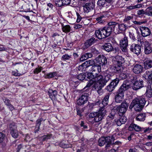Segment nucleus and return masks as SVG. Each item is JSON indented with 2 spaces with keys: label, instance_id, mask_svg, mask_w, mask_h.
Masks as SVG:
<instances>
[{
  "label": "nucleus",
  "instance_id": "nucleus-26",
  "mask_svg": "<svg viewBox=\"0 0 152 152\" xmlns=\"http://www.w3.org/2000/svg\"><path fill=\"white\" fill-rule=\"evenodd\" d=\"M144 67L145 69L152 67V60L150 59L146 60L144 63Z\"/></svg>",
  "mask_w": 152,
  "mask_h": 152
},
{
  "label": "nucleus",
  "instance_id": "nucleus-4",
  "mask_svg": "<svg viewBox=\"0 0 152 152\" xmlns=\"http://www.w3.org/2000/svg\"><path fill=\"white\" fill-rule=\"evenodd\" d=\"M112 33L110 27L109 26V23L107 26L104 28L95 30V35L96 38L102 39L109 36Z\"/></svg>",
  "mask_w": 152,
  "mask_h": 152
},
{
  "label": "nucleus",
  "instance_id": "nucleus-8",
  "mask_svg": "<svg viewBox=\"0 0 152 152\" xmlns=\"http://www.w3.org/2000/svg\"><path fill=\"white\" fill-rule=\"evenodd\" d=\"M130 77H131V80L133 83L132 88L134 90L136 91L144 86L143 81L142 80L138 79L136 76H133L130 74Z\"/></svg>",
  "mask_w": 152,
  "mask_h": 152
},
{
  "label": "nucleus",
  "instance_id": "nucleus-17",
  "mask_svg": "<svg viewBox=\"0 0 152 152\" xmlns=\"http://www.w3.org/2000/svg\"><path fill=\"white\" fill-rule=\"evenodd\" d=\"M97 40V39H95L94 37H92L90 39L87 40L82 47L83 49L85 50L88 48L92 45L94 44Z\"/></svg>",
  "mask_w": 152,
  "mask_h": 152
},
{
  "label": "nucleus",
  "instance_id": "nucleus-28",
  "mask_svg": "<svg viewBox=\"0 0 152 152\" xmlns=\"http://www.w3.org/2000/svg\"><path fill=\"white\" fill-rule=\"evenodd\" d=\"M121 65L117 64L113 66L111 68L114 70V72L117 73L121 72L122 70V67Z\"/></svg>",
  "mask_w": 152,
  "mask_h": 152
},
{
  "label": "nucleus",
  "instance_id": "nucleus-12",
  "mask_svg": "<svg viewBox=\"0 0 152 152\" xmlns=\"http://www.w3.org/2000/svg\"><path fill=\"white\" fill-rule=\"evenodd\" d=\"M129 49L131 52L137 56L139 55L141 52V46L134 43L130 45Z\"/></svg>",
  "mask_w": 152,
  "mask_h": 152
},
{
  "label": "nucleus",
  "instance_id": "nucleus-14",
  "mask_svg": "<svg viewBox=\"0 0 152 152\" xmlns=\"http://www.w3.org/2000/svg\"><path fill=\"white\" fill-rule=\"evenodd\" d=\"M119 81V80L117 78L113 80L109 85L106 87V89L109 92L112 91L114 89L115 87L117 86Z\"/></svg>",
  "mask_w": 152,
  "mask_h": 152
},
{
  "label": "nucleus",
  "instance_id": "nucleus-43",
  "mask_svg": "<svg viewBox=\"0 0 152 152\" xmlns=\"http://www.w3.org/2000/svg\"><path fill=\"white\" fill-rule=\"evenodd\" d=\"M133 18V16H126L124 19V21L128 23H129V20Z\"/></svg>",
  "mask_w": 152,
  "mask_h": 152
},
{
  "label": "nucleus",
  "instance_id": "nucleus-5",
  "mask_svg": "<svg viewBox=\"0 0 152 152\" xmlns=\"http://www.w3.org/2000/svg\"><path fill=\"white\" fill-rule=\"evenodd\" d=\"M145 102V99L142 97L137 98L133 100L129 107L130 109L134 107L136 111H140L142 110Z\"/></svg>",
  "mask_w": 152,
  "mask_h": 152
},
{
  "label": "nucleus",
  "instance_id": "nucleus-61",
  "mask_svg": "<svg viewBox=\"0 0 152 152\" xmlns=\"http://www.w3.org/2000/svg\"><path fill=\"white\" fill-rule=\"evenodd\" d=\"M77 115H80V116H82L81 114L82 112L79 109L77 108Z\"/></svg>",
  "mask_w": 152,
  "mask_h": 152
},
{
  "label": "nucleus",
  "instance_id": "nucleus-63",
  "mask_svg": "<svg viewBox=\"0 0 152 152\" xmlns=\"http://www.w3.org/2000/svg\"><path fill=\"white\" fill-rule=\"evenodd\" d=\"M61 146L63 148H67L69 147L68 145L66 144H63V143H62L61 144Z\"/></svg>",
  "mask_w": 152,
  "mask_h": 152
},
{
  "label": "nucleus",
  "instance_id": "nucleus-49",
  "mask_svg": "<svg viewBox=\"0 0 152 152\" xmlns=\"http://www.w3.org/2000/svg\"><path fill=\"white\" fill-rule=\"evenodd\" d=\"M129 35L130 38L133 40L135 41L136 39L134 36V34L133 33L129 32Z\"/></svg>",
  "mask_w": 152,
  "mask_h": 152
},
{
  "label": "nucleus",
  "instance_id": "nucleus-51",
  "mask_svg": "<svg viewBox=\"0 0 152 152\" xmlns=\"http://www.w3.org/2000/svg\"><path fill=\"white\" fill-rule=\"evenodd\" d=\"M76 14L77 16L76 21L77 22L79 23L81 21L82 19V18L78 13L76 12Z\"/></svg>",
  "mask_w": 152,
  "mask_h": 152
},
{
  "label": "nucleus",
  "instance_id": "nucleus-57",
  "mask_svg": "<svg viewBox=\"0 0 152 152\" xmlns=\"http://www.w3.org/2000/svg\"><path fill=\"white\" fill-rule=\"evenodd\" d=\"M18 71H13L12 72V75L15 76H19L20 75V74L18 73Z\"/></svg>",
  "mask_w": 152,
  "mask_h": 152
},
{
  "label": "nucleus",
  "instance_id": "nucleus-16",
  "mask_svg": "<svg viewBox=\"0 0 152 152\" xmlns=\"http://www.w3.org/2000/svg\"><path fill=\"white\" fill-rule=\"evenodd\" d=\"M140 30L142 37H146L151 36V32L150 29L148 28L145 26L140 27Z\"/></svg>",
  "mask_w": 152,
  "mask_h": 152
},
{
  "label": "nucleus",
  "instance_id": "nucleus-39",
  "mask_svg": "<svg viewBox=\"0 0 152 152\" xmlns=\"http://www.w3.org/2000/svg\"><path fill=\"white\" fill-rule=\"evenodd\" d=\"M72 58L71 55H69L67 54H66L63 55L61 57V60L63 61L69 60Z\"/></svg>",
  "mask_w": 152,
  "mask_h": 152
},
{
  "label": "nucleus",
  "instance_id": "nucleus-60",
  "mask_svg": "<svg viewBox=\"0 0 152 152\" xmlns=\"http://www.w3.org/2000/svg\"><path fill=\"white\" fill-rule=\"evenodd\" d=\"M4 102L5 104L7 106L10 104V101L8 99H6Z\"/></svg>",
  "mask_w": 152,
  "mask_h": 152
},
{
  "label": "nucleus",
  "instance_id": "nucleus-37",
  "mask_svg": "<svg viewBox=\"0 0 152 152\" xmlns=\"http://www.w3.org/2000/svg\"><path fill=\"white\" fill-rule=\"evenodd\" d=\"M62 2L65 5H72L73 4L74 0H62Z\"/></svg>",
  "mask_w": 152,
  "mask_h": 152
},
{
  "label": "nucleus",
  "instance_id": "nucleus-41",
  "mask_svg": "<svg viewBox=\"0 0 152 152\" xmlns=\"http://www.w3.org/2000/svg\"><path fill=\"white\" fill-rule=\"evenodd\" d=\"M52 134H48L45 135L42 137V139L43 141H47L48 139H50L52 137Z\"/></svg>",
  "mask_w": 152,
  "mask_h": 152
},
{
  "label": "nucleus",
  "instance_id": "nucleus-19",
  "mask_svg": "<svg viewBox=\"0 0 152 152\" xmlns=\"http://www.w3.org/2000/svg\"><path fill=\"white\" fill-rule=\"evenodd\" d=\"M143 128H141L139 126L133 123H132L128 128V129L130 131L134 130L136 132H140L143 130Z\"/></svg>",
  "mask_w": 152,
  "mask_h": 152
},
{
  "label": "nucleus",
  "instance_id": "nucleus-48",
  "mask_svg": "<svg viewBox=\"0 0 152 152\" xmlns=\"http://www.w3.org/2000/svg\"><path fill=\"white\" fill-rule=\"evenodd\" d=\"M42 67H39L36 68L34 71V73L35 74H38L39 72H41L42 70Z\"/></svg>",
  "mask_w": 152,
  "mask_h": 152
},
{
  "label": "nucleus",
  "instance_id": "nucleus-1",
  "mask_svg": "<svg viewBox=\"0 0 152 152\" xmlns=\"http://www.w3.org/2000/svg\"><path fill=\"white\" fill-rule=\"evenodd\" d=\"M111 75L107 74L105 75L104 77L100 79L96 78L91 79V80L88 82L86 86L83 88V90L87 88L88 91L90 86H91L92 89L93 90H100L106 85V83L111 79Z\"/></svg>",
  "mask_w": 152,
  "mask_h": 152
},
{
  "label": "nucleus",
  "instance_id": "nucleus-33",
  "mask_svg": "<svg viewBox=\"0 0 152 152\" xmlns=\"http://www.w3.org/2000/svg\"><path fill=\"white\" fill-rule=\"evenodd\" d=\"M104 137H102L98 141V145L100 146H102L106 143V141Z\"/></svg>",
  "mask_w": 152,
  "mask_h": 152
},
{
  "label": "nucleus",
  "instance_id": "nucleus-62",
  "mask_svg": "<svg viewBox=\"0 0 152 152\" xmlns=\"http://www.w3.org/2000/svg\"><path fill=\"white\" fill-rule=\"evenodd\" d=\"M22 148V146L21 144L19 145L17 148V151L16 152H19L20 150Z\"/></svg>",
  "mask_w": 152,
  "mask_h": 152
},
{
  "label": "nucleus",
  "instance_id": "nucleus-64",
  "mask_svg": "<svg viewBox=\"0 0 152 152\" xmlns=\"http://www.w3.org/2000/svg\"><path fill=\"white\" fill-rule=\"evenodd\" d=\"M8 106L9 107V108L10 109V110L11 111H12V110H14V107L11 104H10Z\"/></svg>",
  "mask_w": 152,
  "mask_h": 152
},
{
  "label": "nucleus",
  "instance_id": "nucleus-24",
  "mask_svg": "<svg viewBox=\"0 0 152 152\" xmlns=\"http://www.w3.org/2000/svg\"><path fill=\"white\" fill-rule=\"evenodd\" d=\"M120 116L121 117L117 120L116 122L118 126H121L122 124H124L127 121V118L125 116L123 115Z\"/></svg>",
  "mask_w": 152,
  "mask_h": 152
},
{
  "label": "nucleus",
  "instance_id": "nucleus-15",
  "mask_svg": "<svg viewBox=\"0 0 152 152\" xmlns=\"http://www.w3.org/2000/svg\"><path fill=\"white\" fill-rule=\"evenodd\" d=\"M95 60L100 66L105 65L107 62V58L103 55H99L96 58Z\"/></svg>",
  "mask_w": 152,
  "mask_h": 152
},
{
  "label": "nucleus",
  "instance_id": "nucleus-40",
  "mask_svg": "<svg viewBox=\"0 0 152 152\" xmlns=\"http://www.w3.org/2000/svg\"><path fill=\"white\" fill-rule=\"evenodd\" d=\"M56 72H53L48 74L45 76V78H51L56 76Z\"/></svg>",
  "mask_w": 152,
  "mask_h": 152
},
{
  "label": "nucleus",
  "instance_id": "nucleus-35",
  "mask_svg": "<svg viewBox=\"0 0 152 152\" xmlns=\"http://www.w3.org/2000/svg\"><path fill=\"white\" fill-rule=\"evenodd\" d=\"M9 127L10 131L17 129V126L14 122H12L9 124Z\"/></svg>",
  "mask_w": 152,
  "mask_h": 152
},
{
  "label": "nucleus",
  "instance_id": "nucleus-23",
  "mask_svg": "<svg viewBox=\"0 0 152 152\" xmlns=\"http://www.w3.org/2000/svg\"><path fill=\"white\" fill-rule=\"evenodd\" d=\"M92 54L91 53H86L82 55L80 58V61L83 62L87 59L89 58H91L92 57Z\"/></svg>",
  "mask_w": 152,
  "mask_h": 152
},
{
  "label": "nucleus",
  "instance_id": "nucleus-45",
  "mask_svg": "<svg viewBox=\"0 0 152 152\" xmlns=\"http://www.w3.org/2000/svg\"><path fill=\"white\" fill-rule=\"evenodd\" d=\"M103 18H104L103 16H101L97 18L96 19V20L98 21V23H103V22H104V20L102 19Z\"/></svg>",
  "mask_w": 152,
  "mask_h": 152
},
{
  "label": "nucleus",
  "instance_id": "nucleus-34",
  "mask_svg": "<svg viewBox=\"0 0 152 152\" xmlns=\"http://www.w3.org/2000/svg\"><path fill=\"white\" fill-rule=\"evenodd\" d=\"M10 133L12 136L15 138H17L19 135L17 129L10 131Z\"/></svg>",
  "mask_w": 152,
  "mask_h": 152
},
{
  "label": "nucleus",
  "instance_id": "nucleus-9",
  "mask_svg": "<svg viewBox=\"0 0 152 152\" xmlns=\"http://www.w3.org/2000/svg\"><path fill=\"white\" fill-rule=\"evenodd\" d=\"M83 92L81 96H80L77 100V103L79 105L84 104L87 103L88 100L89 94L88 93V89L83 90Z\"/></svg>",
  "mask_w": 152,
  "mask_h": 152
},
{
  "label": "nucleus",
  "instance_id": "nucleus-11",
  "mask_svg": "<svg viewBox=\"0 0 152 152\" xmlns=\"http://www.w3.org/2000/svg\"><path fill=\"white\" fill-rule=\"evenodd\" d=\"M85 12L88 13L94 9L95 8V2L91 1L85 3L83 6Z\"/></svg>",
  "mask_w": 152,
  "mask_h": 152
},
{
  "label": "nucleus",
  "instance_id": "nucleus-7",
  "mask_svg": "<svg viewBox=\"0 0 152 152\" xmlns=\"http://www.w3.org/2000/svg\"><path fill=\"white\" fill-rule=\"evenodd\" d=\"M109 26L110 27L111 32L114 31L115 33L118 34L120 31H124L126 29L127 26L123 24H119L115 22H110L109 23Z\"/></svg>",
  "mask_w": 152,
  "mask_h": 152
},
{
  "label": "nucleus",
  "instance_id": "nucleus-3",
  "mask_svg": "<svg viewBox=\"0 0 152 152\" xmlns=\"http://www.w3.org/2000/svg\"><path fill=\"white\" fill-rule=\"evenodd\" d=\"M131 86L128 83L124 81L119 90L116 92L115 97V100L117 103H121L124 96V92L130 88Z\"/></svg>",
  "mask_w": 152,
  "mask_h": 152
},
{
  "label": "nucleus",
  "instance_id": "nucleus-52",
  "mask_svg": "<svg viewBox=\"0 0 152 152\" xmlns=\"http://www.w3.org/2000/svg\"><path fill=\"white\" fill-rule=\"evenodd\" d=\"M147 10L148 12L149 15H152V7H149L147 9Z\"/></svg>",
  "mask_w": 152,
  "mask_h": 152
},
{
  "label": "nucleus",
  "instance_id": "nucleus-54",
  "mask_svg": "<svg viewBox=\"0 0 152 152\" xmlns=\"http://www.w3.org/2000/svg\"><path fill=\"white\" fill-rule=\"evenodd\" d=\"M42 118L38 119L36 121V124L39 126L41 124V122L43 121Z\"/></svg>",
  "mask_w": 152,
  "mask_h": 152
},
{
  "label": "nucleus",
  "instance_id": "nucleus-50",
  "mask_svg": "<svg viewBox=\"0 0 152 152\" xmlns=\"http://www.w3.org/2000/svg\"><path fill=\"white\" fill-rule=\"evenodd\" d=\"M144 48L148 47L151 46L150 43L148 41H145L144 42Z\"/></svg>",
  "mask_w": 152,
  "mask_h": 152
},
{
  "label": "nucleus",
  "instance_id": "nucleus-6",
  "mask_svg": "<svg viewBox=\"0 0 152 152\" xmlns=\"http://www.w3.org/2000/svg\"><path fill=\"white\" fill-rule=\"evenodd\" d=\"M106 113V111L104 107H101L99 111L96 112L91 113L89 115L90 118H94V121L96 122L102 121L104 118Z\"/></svg>",
  "mask_w": 152,
  "mask_h": 152
},
{
  "label": "nucleus",
  "instance_id": "nucleus-20",
  "mask_svg": "<svg viewBox=\"0 0 152 152\" xmlns=\"http://www.w3.org/2000/svg\"><path fill=\"white\" fill-rule=\"evenodd\" d=\"M143 76L145 79L147 77L149 84L150 85H152V71L151 70H146L143 75Z\"/></svg>",
  "mask_w": 152,
  "mask_h": 152
},
{
  "label": "nucleus",
  "instance_id": "nucleus-32",
  "mask_svg": "<svg viewBox=\"0 0 152 152\" xmlns=\"http://www.w3.org/2000/svg\"><path fill=\"white\" fill-rule=\"evenodd\" d=\"M145 115L144 114H140L137 115L135 119L140 121H143L145 119Z\"/></svg>",
  "mask_w": 152,
  "mask_h": 152
},
{
  "label": "nucleus",
  "instance_id": "nucleus-58",
  "mask_svg": "<svg viewBox=\"0 0 152 152\" xmlns=\"http://www.w3.org/2000/svg\"><path fill=\"white\" fill-rule=\"evenodd\" d=\"M80 126L81 127H83L84 129H87L88 127L85 124L84 122L83 121H81Z\"/></svg>",
  "mask_w": 152,
  "mask_h": 152
},
{
  "label": "nucleus",
  "instance_id": "nucleus-36",
  "mask_svg": "<svg viewBox=\"0 0 152 152\" xmlns=\"http://www.w3.org/2000/svg\"><path fill=\"white\" fill-rule=\"evenodd\" d=\"M106 1L105 0H98L97 4L99 7H104L105 5Z\"/></svg>",
  "mask_w": 152,
  "mask_h": 152
},
{
  "label": "nucleus",
  "instance_id": "nucleus-2",
  "mask_svg": "<svg viewBox=\"0 0 152 152\" xmlns=\"http://www.w3.org/2000/svg\"><path fill=\"white\" fill-rule=\"evenodd\" d=\"M91 72H88L87 74V77L89 79L94 78L100 79L104 77L102 75L100 72H101V66L98 64H95L91 67Z\"/></svg>",
  "mask_w": 152,
  "mask_h": 152
},
{
  "label": "nucleus",
  "instance_id": "nucleus-30",
  "mask_svg": "<svg viewBox=\"0 0 152 152\" xmlns=\"http://www.w3.org/2000/svg\"><path fill=\"white\" fill-rule=\"evenodd\" d=\"M62 29L63 32L67 33L69 32L71 30V27L69 25H64L61 24Z\"/></svg>",
  "mask_w": 152,
  "mask_h": 152
},
{
  "label": "nucleus",
  "instance_id": "nucleus-46",
  "mask_svg": "<svg viewBox=\"0 0 152 152\" xmlns=\"http://www.w3.org/2000/svg\"><path fill=\"white\" fill-rule=\"evenodd\" d=\"M5 137V135L3 133L0 132V143H1L3 141Z\"/></svg>",
  "mask_w": 152,
  "mask_h": 152
},
{
  "label": "nucleus",
  "instance_id": "nucleus-10",
  "mask_svg": "<svg viewBox=\"0 0 152 152\" xmlns=\"http://www.w3.org/2000/svg\"><path fill=\"white\" fill-rule=\"evenodd\" d=\"M128 105L126 102L122 103L121 106H116L114 107V109L118 110L119 115H121L124 114L127 110Z\"/></svg>",
  "mask_w": 152,
  "mask_h": 152
},
{
  "label": "nucleus",
  "instance_id": "nucleus-47",
  "mask_svg": "<svg viewBox=\"0 0 152 152\" xmlns=\"http://www.w3.org/2000/svg\"><path fill=\"white\" fill-rule=\"evenodd\" d=\"M127 77V75L124 73H121L119 75V77L121 80L125 79Z\"/></svg>",
  "mask_w": 152,
  "mask_h": 152
},
{
  "label": "nucleus",
  "instance_id": "nucleus-29",
  "mask_svg": "<svg viewBox=\"0 0 152 152\" xmlns=\"http://www.w3.org/2000/svg\"><path fill=\"white\" fill-rule=\"evenodd\" d=\"M49 95L50 97L52 100H55L57 95V91H56L50 90L48 92Z\"/></svg>",
  "mask_w": 152,
  "mask_h": 152
},
{
  "label": "nucleus",
  "instance_id": "nucleus-21",
  "mask_svg": "<svg viewBox=\"0 0 152 152\" xmlns=\"http://www.w3.org/2000/svg\"><path fill=\"white\" fill-rule=\"evenodd\" d=\"M143 66L141 65L136 64L134 65L132 69L133 72L135 74H138L142 72Z\"/></svg>",
  "mask_w": 152,
  "mask_h": 152
},
{
  "label": "nucleus",
  "instance_id": "nucleus-56",
  "mask_svg": "<svg viewBox=\"0 0 152 152\" xmlns=\"http://www.w3.org/2000/svg\"><path fill=\"white\" fill-rule=\"evenodd\" d=\"M145 13L143 10H138L137 11V14L138 15H140L145 14Z\"/></svg>",
  "mask_w": 152,
  "mask_h": 152
},
{
  "label": "nucleus",
  "instance_id": "nucleus-44",
  "mask_svg": "<svg viewBox=\"0 0 152 152\" xmlns=\"http://www.w3.org/2000/svg\"><path fill=\"white\" fill-rule=\"evenodd\" d=\"M84 62L88 67L91 66H92L94 64V61L92 60H89L86 61Z\"/></svg>",
  "mask_w": 152,
  "mask_h": 152
},
{
  "label": "nucleus",
  "instance_id": "nucleus-13",
  "mask_svg": "<svg viewBox=\"0 0 152 152\" xmlns=\"http://www.w3.org/2000/svg\"><path fill=\"white\" fill-rule=\"evenodd\" d=\"M120 45L121 49L123 52H126L127 50V47L128 45V37H124L120 42Z\"/></svg>",
  "mask_w": 152,
  "mask_h": 152
},
{
  "label": "nucleus",
  "instance_id": "nucleus-27",
  "mask_svg": "<svg viewBox=\"0 0 152 152\" xmlns=\"http://www.w3.org/2000/svg\"><path fill=\"white\" fill-rule=\"evenodd\" d=\"M114 137L112 136L111 137L108 136L105 137V140L106 141V143H107V147L108 146V145L112 143V142L114 143Z\"/></svg>",
  "mask_w": 152,
  "mask_h": 152
},
{
  "label": "nucleus",
  "instance_id": "nucleus-53",
  "mask_svg": "<svg viewBox=\"0 0 152 152\" xmlns=\"http://www.w3.org/2000/svg\"><path fill=\"white\" fill-rule=\"evenodd\" d=\"M82 65V66H83V71H86L88 70V67L86 66L85 62L83 63Z\"/></svg>",
  "mask_w": 152,
  "mask_h": 152
},
{
  "label": "nucleus",
  "instance_id": "nucleus-22",
  "mask_svg": "<svg viewBox=\"0 0 152 152\" xmlns=\"http://www.w3.org/2000/svg\"><path fill=\"white\" fill-rule=\"evenodd\" d=\"M102 49L107 52H110L113 50V48L111 43H105L102 46Z\"/></svg>",
  "mask_w": 152,
  "mask_h": 152
},
{
  "label": "nucleus",
  "instance_id": "nucleus-38",
  "mask_svg": "<svg viewBox=\"0 0 152 152\" xmlns=\"http://www.w3.org/2000/svg\"><path fill=\"white\" fill-rule=\"evenodd\" d=\"M86 75L85 73H81L78 75L77 77V79L80 80H84L86 78Z\"/></svg>",
  "mask_w": 152,
  "mask_h": 152
},
{
  "label": "nucleus",
  "instance_id": "nucleus-59",
  "mask_svg": "<svg viewBox=\"0 0 152 152\" xmlns=\"http://www.w3.org/2000/svg\"><path fill=\"white\" fill-rule=\"evenodd\" d=\"M82 25L80 24H77L75 25L74 28L76 29H78L81 28L82 27Z\"/></svg>",
  "mask_w": 152,
  "mask_h": 152
},
{
  "label": "nucleus",
  "instance_id": "nucleus-18",
  "mask_svg": "<svg viewBox=\"0 0 152 152\" xmlns=\"http://www.w3.org/2000/svg\"><path fill=\"white\" fill-rule=\"evenodd\" d=\"M109 96L110 95L109 94H107L104 97L101 103H100L99 102V101H97L96 102L93 103L92 104L93 106H94L95 105H99V107H101V105L102 104L103 105V106L102 107H104L108 104Z\"/></svg>",
  "mask_w": 152,
  "mask_h": 152
},
{
  "label": "nucleus",
  "instance_id": "nucleus-42",
  "mask_svg": "<svg viewBox=\"0 0 152 152\" xmlns=\"http://www.w3.org/2000/svg\"><path fill=\"white\" fill-rule=\"evenodd\" d=\"M62 1V0H56V4L58 7H61L64 5Z\"/></svg>",
  "mask_w": 152,
  "mask_h": 152
},
{
  "label": "nucleus",
  "instance_id": "nucleus-25",
  "mask_svg": "<svg viewBox=\"0 0 152 152\" xmlns=\"http://www.w3.org/2000/svg\"><path fill=\"white\" fill-rule=\"evenodd\" d=\"M115 62L116 64L119 65H121L124 63L125 60L124 58L121 56H117L115 58Z\"/></svg>",
  "mask_w": 152,
  "mask_h": 152
},
{
  "label": "nucleus",
  "instance_id": "nucleus-31",
  "mask_svg": "<svg viewBox=\"0 0 152 152\" xmlns=\"http://www.w3.org/2000/svg\"><path fill=\"white\" fill-rule=\"evenodd\" d=\"M146 94L147 97L149 98L152 97V89L150 85H148V86Z\"/></svg>",
  "mask_w": 152,
  "mask_h": 152
},
{
  "label": "nucleus",
  "instance_id": "nucleus-55",
  "mask_svg": "<svg viewBox=\"0 0 152 152\" xmlns=\"http://www.w3.org/2000/svg\"><path fill=\"white\" fill-rule=\"evenodd\" d=\"M133 22L134 24L136 25H141L145 23V22L144 21H133Z\"/></svg>",
  "mask_w": 152,
  "mask_h": 152
}]
</instances>
